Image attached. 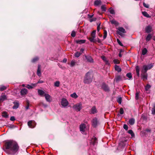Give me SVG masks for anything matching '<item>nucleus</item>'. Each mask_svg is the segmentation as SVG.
Here are the masks:
<instances>
[{"mask_svg": "<svg viewBox=\"0 0 155 155\" xmlns=\"http://www.w3.org/2000/svg\"><path fill=\"white\" fill-rule=\"evenodd\" d=\"M13 103L14 105L13 106L12 108L13 109H16L18 108L19 105L18 102H14Z\"/></svg>", "mask_w": 155, "mask_h": 155, "instance_id": "nucleus-18", "label": "nucleus"}, {"mask_svg": "<svg viewBox=\"0 0 155 155\" xmlns=\"http://www.w3.org/2000/svg\"><path fill=\"white\" fill-rule=\"evenodd\" d=\"M114 62L115 64H118L119 63V62L117 59H114Z\"/></svg>", "mask_w": 155, "mask_h": 155, "instance_id": "nucleus-55", "label": "nucleus"}, {"mask_svg": "<svg viewBox=\"0 0 155 155\" xmlns=\"http://www.w3.org/2000/svg\"><path fill=\"white\" fill-rule=\"evenodd\" d=\"M76 61L74 60H72L71 62V63H70V66L71 67H73L74 66L75 64H76Z\"/></svg>", "mask_w": 155, "mask_h": 155, "instance_id": "nucleus-33", "label": "nucleus"}, {"mask_svg": "<svg viewBox=\"0 0 155 155\" xmlns=\"http://www.w3.org/2000/svg\"><path fill=\"white\" fill-rule=\"evenodd\" d=\"M107 36V31L106 30H105L104 31V35L103 36L104 39H105Z\"/></svg>", "mask_w": 155, "mask_h": 155, "instance_id": "nucleus-47", "label": "nucleus"}, {"mask_svg": "<svg viewBox=\"0 0 155 155\" xmlns=\"http://www.w3.org/2000/svg\"><path fill=\"white\" fill-rule=\"evenodd\" d=\"M121 79V77L120 75H118L116 76L115 78V80L116 82H118Z\"/></svg>", "mask_w": 155, "mask_h": 155, "instance_id": "nucleus-31", "label": "nucleus"}, {"mask_svg": "<svg viewBox=\"0 0 155 155\" xmlns=\"http://www.w3.org/2000/svg\"><path fill=\"white\" fill-rule=\"evenodd\" d=\"M110 22L112 24H114L116 25H117L119 24L114 19L111 20L110 21Z\"/></svg>", "mask_w": 155, "mask_h": 155, "instance_id": "nucleus-28", "label": "nucleus"}, {"mask_svg": "<svg viewBox=\"0 0 155 155\" xmlns=\"http://www.w3.org/2000/svg\"><path fill=\"white\" fill-rule=\"evenodd\" d=\"M5 149L9 150L10 153L15 154L18 150L19 147L17 143L13 140H9L5 143Z\"/></svg>", "mask_w": 155, "mask_h": 155, "instance_id": "nucleus-1", "label": "nucleus"}, {"mask_svg": "<svg viewBox=\"0 0 155 155\" xmlns=\"http://www.w3.org/2000/svg\"><path fill=\"white\" fill-rule=\"evenodd\" d=\"M81 55V52L77 51L75 52L74 54V56L77 58L79 57Z\"/></svg>", "mask_w": 155, "mask_h": 155, "instance_id": "nucleus-38", "label": "nucleus"}, {"mask_svg": "<svg viewBox=\"0 0 155 155\" xmlns=\"http://www.w3.org/2000/svg\"><path fill=\"white\" fill-rule=\"evenodd\" d=\"M152 114H155V108L152 109Z\"/></svg>", "mask_w": 155, "mask_h": 155, "instance_id": "nucleus-61", "label": "nucleus"}, {"mask_svg": "<svg viewBox=\"0 0 155 155\" xmlns=\"http://www.w3.org/2000/svg\"><path fill=\"white\" fill-rule=\"evenodd\" d=\"M80 130L81 133L84 134H86V131H87L88 128L85 124H82L80 125Z\"/></svg>", "mask_w": 155, "mask_h": 155, "instance_id": "nucleus-3", "label": "nucleus"}, {"mask_svg": "<svg viewBox=\"0 0 155 155\" xmlns=\"http://www.w3.org/2000/svg\"><path fill=\"white\" fill-rule=\"evenodd\" d=\"M123 127L124 129L126 130H128V126L126 124H124L123 126Z\"/></svg>", "mask_w": 155, "mask_h": 155, "instance_id": "nucleus-56", "label": "nucleus"}, {"mask_svg": "<svg viewBox=\"0 0 155 155\" xmlns=\"http://www.w3.org/2000/svg\"><path fill=\"white\" fill-rule=\"evenodd\" d=\"M101 1L100 0H97L94 2V5L96 6H97L101 4Z\"/></svg>", "mask_w": 155, "mask_h": 155, "instance_id": "nucleus-27", "label": "nucleus"}, {"mask_svg": "<svg viewBox=\"0 0 155 155\" xmlns=\"http://www.w3.org/2000/svg\"><path fill=\"white\" fill-rule=\"evenodd\" d=\"M71 97L74 98H76L78 97V96L75 93H74L71 95Z\"/></svg>", "mask_w": 155, "mask_h": 155, "instance_id": "nucleus-34", "label": "nucleus"}, {"mask_svg": "<svg viewBox=\"0 0 155 155\" xmlns=\"http://www.w3.org/2000/svg\"><path fill=\"white\" fill-rule=\"evenodd\" d=\"M7 99L6 96L5 95H2L0 98V102L3 101Z\"/></svg>", "mask_w": 155, "mask_h": 155, "instance_id": "nucleus-20", "label": "nucleus"}, {"mask_svg": "<svg viewBox=\"0 0 155 155\" xmlns=\"http://www.w3.org/2000/svg\"><path fill=\"white\" fill-rule=\"evenodd\" d=\"M95 38H93V37H91L89 38L88 39L91 42L96 43L97 42V40Z\"/></svg>", "mask_w": 155, "mask_h": 155, "instance_id": "nucleus-29", "label": "nucleus"}, {"mask_svg": "<svg viewBox=\"0 0 155 155\" xmlns=\"http://www.w3.org/2000/svg\"><path fill=\"white\" fill-rule=\"evenodd\" d=\"M40 105H42L45 107H47V104L44 103L43 102H41L40 104Z\"/></svg>", "mask_w": 155, "mask_h": 155, "instance_id": "nucleus-48", "label": "nucleus"}, {"mask_svg": "<svg viewBox=\"0 0 155 155\" xmlns=\"http://www.w3.org/2000/svg\"><path fill=\"white\" fill-rule=\"evenodd\" d=\"M152 27L150 25L147 26L145 28V31L147 33H149L151 31Z\"/></svg>", "mask_w": 155, "mask_h": 155, "instance_id": "nucleus-14", "label": "nucleus"}, {"mask_svg": "<svg viewBox=\"0 0 155 155\" xmlns=\"http://www.w3.org/2000/svg\"><path fill=\"white\" fill-rule=\"evenodd\" d=\"M36 85V84H32L31 85L27 84L26 87L28 89H32L33 87H35Z\"/></svg>", "mask_w": 155, "mask_h": 155, "instance_id": "nucleus-17", "label": "nucleus"}, {"mask_svg": "<svg viewBox=\"0 0 155 155\" xmlns=\"http://www.w3.org/2000/svg\"><path fill=\"white\" fill-rule=\"evenodd\" d=\"M124 111L122 108H120V113L121 114H124Z\"/></svg>", "mask_w": 155, "mask_h": 155, "instance_id": "nucleus-54", "label": "nucleus"}, {"mask_svg": "<svg viewBox=\"0 0 155 155\" xmlns=\"http://www.w3.org/2000/svg\"><path fill=\"white\" fill-rule=\"evenodd\" d=\"M27 106L26 107V108L27 110L29 108V101L28 100H27Z\"/></svg>", "mask_w": 155, "mask_h": 155, "instance_id": "nucleus-53", "label": "nucleus"}, {"mask_svg": "<svg viewBox=\"0 0 155 155\" xmlns=\"http://www.w3.org/2000/svg\"><path fill=\"white\" fill-rule=\"evenodd\" d=\"M115 69L118 72H120L121 71V68L117 65H115Z\"/></svg>", "mask_w": 155, "mask_h": 155, "instance_id": "nucleus-24", "label": "nucleus"}, {"mask_svg": "<svg viewBox=\"0 0 155 155\" xmlns=\"http://www.w3.org/2000/svg\"><path fill=\"white\" fill-rule=\"evenodd\" d=\"M117 41L118 44L120 45L121 46H123L122 44L121 43V42L118 39H117Z\"/></svg>", "mask_w": 155, "mask_h": 155, "instance_id": "nucleus-52", "label": "nucleus"}, {"mask_svg": "<svg viewBox=\"0 0 155 155\" xmlns=\"http://www.w3.org/2000/svg\"><path fill=\"white\" fill-rule=\"evenodd\" d=\"M71 35L72 37H74L76 35L75 32L74 31H73L72 32Z\"/></svg>", "mask_w": 155, "mask_h": 155, "instance_id": "nucleus-51", "label": "nucleus"}, {"mask_svg": "<svg viewBox=\"0 0 155 155\" xmlns=\"http://www.w3.org/2000/svg\"><path fill=\"white\" fill-rule=\"evenodd\" d=\"M86 59L87 62L90 63H93L94 61L92 57L89 55H85Z\"/></svg>", "mask_w": 155, "mask_h": 155, "instance_id": "nucleus-12", "label": "nucleus"}, {"mask_svg": "<svg viewBox=\"0 0 155 155\" xmlns=\"http://www.w3.org/2000/svg\"><path fill=\"white\" fill-rule=\"evenodd\" d=\"M105 5H103L101 7V10L103 12H105L106 11V7Z\"/></svg>", "mask_w": 155, "mask_h": 155, "instance_id": "nucleus-36", "label": "nucleus"}, {"mask_svg": "<svg viewBox=\"0 0 155 155\" xmlns=\"http://www.w3.org/2000/svg\"><path fill=\"white\" fill-rule=\"evenodd\" d=\"M10 120L11 121H13L15 120V117L14 116H12L11 117Z\"/></svg>", "mask_w": 155, "mask_h": 155, "instance_id": "nucleus-59", "label": "nucleus"}, {"mask_svg": "<svg viewBox=\"0 0 155 155\" xmlns=\"http://www.w3.org/2000/svg\"><path fill=\"white\" fill-rule=\"evenodd\" d=\"M126 76L128 77L130 79L132 78V75L131 73H129L127 74Z\"/></svg>", "mask_w": 155, "mask_h": 155, "instance_id": "nucleus-46", "label": "nucleus"}, {"mask_svg": "<svg viewBox=\"0 0 155 155\" xmlns=\"http://www.w3.org/2000/svg\"><path fill=\"white\" fill-rule=\"evenodd\" d=\"M60 82L58 81H56L54 83V86L55 87H58L60 85Z\"/></svg>", "mask_w": 155, "mask_h": 155, "instance_id": "nucleus-42", "label": "nucleus"}, {"mask_svg": "<svg viewBox=\"0 0 155 155\" xmlns=\"http://www.w3.org/2000/svg\"><path fill=\"white\" fill-rule=\"evenodd\" d=\"M102 88L106 91H109V89L108 86L105 83H103L101 85Z\"/></svg>", "mask_w": 155, "mask_h": 155, "instance_id": "nucleus-10", "label": "nucleus"}, {"mask_svg": "<svg viewBox=\"0 0 155 155\" xmlns=\"http://www.w3.org/2000/svg\"><path fill=\"white\" fill-rule=\"evenodd\" d=\"M143 6L147 8H149V5L148 4H146L145 2L143 3Z\"/></svg>", "mask_w": 155, "mask_h": 155, "instance_id": "nucleus-50", "label": "nucleus"}, {"mask_svg": "<svg viewBox=\"0 0 155 155\" xmlns=\"http://www.w3.org/2000/svg\"><path fill=\"white\" fill-rule=\"evenodd\" d=\"M91 143L93 145H95L97 143V139L96 137H93L92 139Z\"/></svg>", "mask_w": 155, "mask_h": 155, "instance_id": "nucleus-16", "label": "nucleus"}, {"mask_svg": "<svg viewBox=\"0 0 155 155\" xmlns=\"http://www.w3.org/2000/svg\"><path fill=\"white\" fill-rule=\"evenodd\" d=\"M38 94L41 96H44L45 94L43 91L41 90H38Z\"/></svg>", "mask_w": 155, "mask_h": 155, "instance_id": "nucleus-22", "label": "nucleus"}, {"mask_svg": "<svg viewBox=\"0 0 155 155\" xmlns=\"http://www.w3.org/2000/svg\"><path fill=\"white\" fill-rule=\"evenodd\" d=\"M135 119L134 118H131L129 120V123L130 125H133L135 123Z\"/></svg>", "mask_w": 155, "mask_h": 155, "instance_id": "nucleus-21", "label": "nucleus"}, {"mask_svg": "<svg viewBox=\"0 0 155 155\" xmlns=\"http://www.w3.org/2000/svg\"><path fill=\"white\" fill-rule=\"evenodd\" d=\"M96 31H94L91 33V37L93 38H95Z\"/></svg>", "mask_w": 155, "mask_h": 155, "instance_id": "nucleus-43", "label": "nucleus"}, {"mask_svg": "<svg viewBox=\"0 0 155 155\" xmlns=\"http://www.w3.org/2000/svg\"><path fill=\"white\" fill-rule=\"evenodd\" d=\"M28 124L30 128H33L35 127L36 123L34 121L30 120L28 122Z\"/></svg>", "mask_w": 155, "mask_h": 155, "instance_id": "nucleus-8", "label": "nucleus"}, {"mask_svg": "<svg viewBox=\"0 0 155 155\" xmlns=\"http://www.w3.org/2000/svg\"><path fill=\"white\" fill-rule=\"evenodd\" d=\"M61 104L62 107L65 108L68 105V102L65 98H63L61 100Z\"/></svg>", "mask_w": 155, "mask_h": 155, "instance_id": "nucleus-6", "label": "nucleus"}, {"mask_svg": "<svg viewBox=\"0 0 155 155\" xmlns=\"http://www.w3.org/2000/svg\"><path fill=\"white\" fill-rule=\"evenodd\" d=\"M28 91L27 89L23 88L21 90L20 93L21 95H25L27 93Z\"/></svg>", "mask_w": 155, "mask_h": 155, "instance_id": "nucleus-15", "label": "nucleus"}, {"mask_svg": "<svg viewBox=\"0 0 155 155\" xmlns=\"http://www.w3.org/2000/svg\"><path fill=\"white\" fill-rule=\"evenodd\" d=\"M97 40V42L98 43H101V40L98 38L96 39Z\"/></svg>", "mask_w": 155, "mask_h": 155, "instance_id": "nucleus-63", "label": "nucleus"}, {"mask_svg": "<svg viewBox=\"0 0 155 155\" xmlns=\"http://www.w3.org/2000/svg\"><path fill=\"white\" fill-rule=\"evenodd\" d=\"M118 30L119 31L118 32V34L120 36H122V33H125L126 31L125 29L122 27H120L118 28Z\"/></svg>", "mask_w": 155, "mask_h": 155, "instance_id": "nucleus-9", "label": "nucleus"}, {"mask_svg": "<svg viewBox=\"0 0 155 155\" xmlns=\"http://www.w3.org/2000/svg\"><path fill=\"white\" fill-rule=\"evenodd\" d=\"M84 51V49L83 48H81L80 50V52H81V54L83 53Z\"/></svg>", "mask_w": 155, "mask_h": 155, "instance_id": "nucleus-64", "label": "nucleus"}, {"mask_svg": "<svg viewBox=\"0 0 155 155\" xmlns=\"http://www.w3.org/2000/svg\"><path fill=\"white\" fill-rule=\"evenodd\" d=\"M85 41V40H78L76 41V42L77 43L80 44L84 43Z\"/></svg>", "mask_w": 155, "mask_h": 155, "instance_id": "nucleus-26", "label": "nucleus"}, {"mask_svg": "<svg viewBox=\"0 0 155 155\" xmlns=\"http://www.w3.org/2000/svg\"><path fill=\"white\" fill-rule=\"evenodd\" d=\"M136 70L137 73V74L138 76H140V68L138 66H137L136 67Z\"/></svg>", "mask_w": 155, "mask_h": 155, "instance_id": "nucleus-30", "label": "nucleus"}, {"mask_svg": "<svg viewBox=\"0 0 155 155\" xmlns=\"http://www.w3.org/2000/svg\"><path fill=\"white\" fill-rule=\"evenodd\" d=\"M153 66V65L152 63L148 65H144L143 66L142 69L143 71L147 72L148 70L151 69Z\"/></svg>", "mask_w": 155, "mask_h": 155, "instance_id": "nucleus-4", "label": "nucleus"}, {"mask_svg": "<svg viewBox=\"0 0 155 155\" xmlns=\"http://www.w3.org/2000/svg\"><path fill=\"white\" fill-rule=\"evenodd\" d=\"M109 12L112 14H115L114 10L112 8H110L109 10Z\"/></svg>", "mask_w": 155, "mask_h": 155, "instance_id": "nucleus-41", "label": "nucleus"}, {"mask_svg": "<svg viewBox=\"0 0 155 155\" xmlns=\"http://www.w3.org/2000/svg\"><path fill=\"white\" fill-rule=\"evenodd\" d=\"M101 58L104 61H106V60H107V59L106 58V57L104 56H102L101 57Z\"/></svg>", "mask_w": 155, "mask_h": 155, "instance_id": "nucleus-57", "label": "nucleus"}, {"mask_svg": "<svg viewBox=\"0 0 155 155\" xmlns=\"http://www.w3.org/2000/svg\"><path fill=\"white\" fill-rule=\"evenodd\" d=\"M142 13L143 15L145 17L148 18H150L151 17L146 12H142Z\"/></svg>", "mask_w": 155, "mask_h": 155, "instance_id": "nucleus-25", "label": "nucleus"}, {"mask_svg": "<svg viewBox=\"0 0 155 155\" xmlns=\"http://www.w3.org/2000/svg\"><path fill=\"white\" fill-rule=\"evenodd\" d=\"M7 89V87L6 86L2 85L0 87V91H3L4 90H6Z\"/></svg>", "mask_w": 155, "mask_h": 155, "instance_id": "nucleus-35", "label": "nucleus"}, {"mask_svg": "<svg viewBox=\"0 0 155 155\" xmlns=\"http://www.w3.org/2000/svg\"><path fill=\"white\" fill-rule=\"evenodd\" d=\"M44 83V81L42 80H39L38 82L36 83V84H38V83Z\"/></svg>", "mask_w": 155, "mask_h": 155, "instance_id": "nucleus-60", "label": "nucleus"}, {"mask_svg": "<svg viewBox=\"0 0 155 155\" xmlns=\"http://www.w3.org/2000/svg\"><path fill=\"white\" fill-rule=\"evenodd\" d=\"M73 108L76 111H80L82 108V104L81 103L76 104L73 106Z\"/></svg>", "mask_w": 155, "mask_h": 155, "instance_id": "nucleus-5", "label": "nucleus"}, {"mask_svg": "<svg viewBox=\"0 0 155 155\" xmlns=\"http://www.w3.org/2000/svg\"><path fill=\"white\" fill-rule=\"evenodd\" d=\"M151 87V86L148 84H147L145 87L146 91H148Z\"/></svg>", "mask_w": 155, "mask_h": 155, "instance_id": "nucleus-49", "label": "nucleus"}, {"mask_svg": "<svg viewBox=\"0 0 155 155\" xmlns=\"http://www.w3.org/2000/svg\"><path fill=\"white\" fill-rule=\"evenodd\" d=\"M39 59V58L37 57H35L33 58L31 60V62L33 63H34L38 61Z\"/></svg>", "mask_w": 155, "mask_h": 155, "instance_id": "nucleus-40", "label": "nucleus"}, {"mask_svg": "<svg viewBox=\"0 0 155 155\" xmlns=\"http://www.w3.org/2000/svg\"><path fill=\"white\" fill-rule=\"evenodd\" d=\"M151 38V35L150 34H149L147 36L146 40L148 41L150 40Z\"/></svg>", "mask_w": 155, "mask_h": 155, "instance_id": "nucleus-39", "label": "nucleus"}, {"mask_svg": "<svg viewBox=\"0 0 155 155\" xmlns=\"http://www.w3.org/2000/svg\"><path fill=\"white\" fill-rule=\"evenodd\" d=\"M97 112V110L95 106H93L91 109V113L92 114H94Z\"/></svg>", "mask_w": 155, "mask_h": 155, "instance_id": "nucleus-23", "label": "nucleus"}, {"mask_svg": "<svg viewBox=\"0 0 155 155\" xmlns=\"http://www.w3.org/2000/svg\"><path fill=\"white\" fill-rule=\"evenodd\" d=\"M128 133L129 134H131V135L132 137H133V136H134V134L133 132V131L132 130H129L128 131Z\"/></svg>", "mask_w": 155, "mask_h": 155, "instance_id": "nucleus-45", "label": "nucleus"}, {"mask_svg": "<svg viewBox=\"0 0 155 155\" xmlns=\"http://www.w3.org/2000/svg\"><path fill=\"white\" fill-rule=\"evenodd\" d=\"M41 66L40 64H38V69H37V75L39 77H40L41 74Z\"/></svg>", "mask_w": 155, "mask_h": 155, "instance_id": "nucleus-13", "label": "nucleus"}, {"mask_svg": "<svg viewBox=\"0 0 155 155\" xmlns=\"http://www.w3.org/2000/svg\"><path fill=\"white\" fill-rule=\"evenodd\" d=\"M45 98L47 101L48 102L51 101L50 98H51L50 96L48 94H45L44 95Z\"/></svg>", "mask_w": 155, "mask_h": 155, "instance_id": "nucleus-19", "label": "nucleus"}, {"mask_svg": "<svg viewBox=\"0 0 155 155\" xmlns=\"http://www.w3.org/2000/svg\"><path fill=\"white\" fill-rule=\"evenodd\" d=\"M117 102L120 104L122 102V98L121 97H119L117 98Z\"/></svg>", "mask_w": 155, "mask_h": 155, "instance_id": "nucleus-44", "label": "nucleus"}, {"mask_svg": "<svg viewBox=\"0 0 155 155\" xmlns=\"http://www.w3.org/2000/svg\"><path fill=\"white\" fill-rule=\"evenodd\" d=\"M142 73L141 74V77L142 79L143 80L145 81L147 79V72L143 71V70L142 69L141 70Z\"/></svg>", "mask_w": 155, "mask_h": 155, "instance_id": "nucleus-7", "label": "nucleus"}, {"mask_svg": "<svg viewBox=\"0 0 155 155\" xmlns=\"http://www.w3.org/2000/svg\"><path fill=\"white\" fill-rule=\"evenodd\" d=\"M93 77V75L90 72H87L84 76L83 80L84 82L86 84H90L92 81Z\"/></svg>", "mask_w": 155, "mask_h": 155, "instance_id": "nucleus-2", "label": "nucleus"}, {"mask_svg": "<svg viewBox=\"0 0 155 155\" xmlns=\"http://www.w3.org/2000/svg\"><path fill=\"white\" fill-rule=\"evenodd\" d=\"M138 93H136V94L135 98L136 100H137L138 98Z\"/></svg>", "mask_w": 155, "mask_h": 155, "instance_id": "nucleus-62", "label": "nucleus"}, {"mask_svg": "<svg viewBox=\"0 0 155 155\" xmlns=\"http://www.w3.org/2000/svg\"><path fill=\"white\" fill-rule=\"evenodd\" d=\"M97 19L95 18H93L90 20V22H92L93 21H96Z\"/></svg>", "mask_w": 155, "mask_h": 155, "instance_id": "nucleus-58", "label": "nucleus"}, {"mask_svg": "<svg viewBox=\"0 0 155 155\" xmlns=\"http://www.w3.org/2000/svg\"><path fill=\"white\" fill-rule=\"evenodd\" d=\"M147 49L144 48L142 50V54L143 55H145L147 52Z\"/></svg>", "mask_w": 155, "mask_h": 155, "instance_id": "nucleus-37", "label": "nucleus"}, {"mask_svg": "<svg viewBox=\"0 0 155 155\" xmlns=\"http://www.w3.org/2000/svg\"><path fill=\"white\" fill-rule=\"evenodd\" d=\"M2 116L3 117L7 118L8 117V115L6 112H3L2 114Z\"/></svg>", "mask_w": 155, "mask_h": 155, "instance_id": "nucleus-32", "label": "nucleus"}, {"mask_svg": "<svg viewBox=\"0 0 155 155\" xmlns=\"http://www.w3.org/2000/svg\"><path fill=\"white\" fill-rule=\"evenodd\" d=\"M92 124L94 127H95L98 124V121L96 118H93L92 121Z\"/></svg>", "mask_w": 155, "mask_h": 155, "instance_id": "nucleus-11", "label": "nucleus"}]
</instances>
